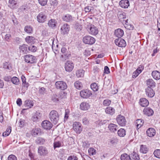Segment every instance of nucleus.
<instances>
[{
    "label": "nucleus",
    "mask_w": 160,
    "mask_h": 160,
    "mask_svg": "<svg viewBox=\"0 0 160 160\" xmlns=\"http://www.w3.org/2000/svg\"><path fill=\"white\" fill-rule=\"evenodd\" d=\"M47 10H41L37 17V20L38 22L42 23L46 21L47 16Z\"/></svg>",
    "instance_id": "nucleus-1"
},
{
    "label": "nucleus",
    "mask_w": 160,
    "mask_h": 160,
    "mask_svg": "<svg viewBox=\"0 0 160 160\" xmlns=\"http://www.w3.org/2000/svg\"><path fill=\"white\" fill-rule=\"evenodd\" d=\"M49 117L51 121L54 124L57 123L59 119L58 113L56 110L51 111L49 114Z\"/></svg>",
    "instance_id": "nucleus-2"
},
{
    "label": "nucleus",
    "mask_w": 160,
    "mask_h": 160,
    "mask_svg": "<svg viewBox=\"0 0 160 160\" xmlns=\"http://www.w3.org/2000/svg\"><path fill=\"white\" fill-rule=\"evenodd\" d=\"M24 61L27 63L33 64L36 62L37 59L35 57L28 54L24 56Z\"/></svg>",
    "instance_id": "nucleus-3"
},
{
    "label": "nucleus",
    "mask_w": 160,
    "mask_h": 160,
    "mask_svg": "<svg viewBox=\"0 0 160 160\" xmlns=\"http://www.w3.org/2000/svg\"><path fill=\"white\" fill-rule=\"evenodd\" d=\"M80 95L81 98L87 99L91 96L92 95V93L91 91L85 89L81 90L80 92Z\"/></svg>",
    "instance_id": "nucleus-4"
},
{
    "label": "nucleus",
    "mask_w": 160,
    "mask_h": 160,
    "mask_svg": "<svg viewBox=\"0 0 160 160\" xmlns=\"http://www.w3.org/2000/svg\"><path fill=\"white\" fill-rule=\"evenodd\" d=\"M83 41L85 44L92 45L95 41V39L90 36H86L83 38Z\"/></svg>",
    "instance_id": "nucleus-5"
},
{
    "label": "nucleus",
    "mask_w": 160,
    "mask_h": 160,
    "mask_svg": "<svg viewBox=\"0 0 160 160\" xmlns=\"http://www.w3.org/2000/svg\"><path fill=\"white\" fill-rule=\"evenodd\" d=\"M55 85L57 89L61 90L66 89L67 87V85L65 82L63 81H58L55 82Z\"/></svg>",
    "instance_id": "nucleus-6"
},
{
    "label": "nucleus",
    "mask_w": 160,
    "mask_h": 160,
    "mask_svg": "<svg viewBox=\"0 0 160 160\" xmlns=\"http://www.w3.org/2000/svg\"><path fill=\"white\" fill-rule=\"evenodd\" d=\"M73 127L74 130L77 133H80L82 131V125L79 122H74L73 125Z\"/></svg>",
    "instance_id": "nucleus-7"
},
{
    "label": "nucleus",
    "mask_w": 160,
    "mask_h": 160,
    "mask_svg": "<svg viewBox=\"0 0 160 160\" xmlns=\"http://www.w3.org/2000/svg\"><path fill=\"white\" fill-rule=\"evenodd\" d=\"M61 52L62 54L61 56V59L62 61H65L69 57L70 54L64 47H63L61 48Z\"/></svg>",
    "instance_id": "nucleus-8"
},
{
    "label": "nucleus",
    "mask_w": 160,
    "mask_h": 160,
    "mask_svg": "<svg viewBox=\"0 0 160 160\" xmlns=\"http://www.w3.org/2000/svg\"><path fill=\"white\" fill-rule=\"evenodd\" d=\"M117 121L118 124L122 126H124L126 121L125 117L121 115H118L117 117Z\"/></svg>",
    "instance_id": "nucleus-9"
},
{
    "label": "nucleus",
    "mask_w": 160,
    "mask_h": 160,
    "mask_svg": "<svg viewBox=\"0 0 160 160\" xmlns=\"http://www.w3.org/2000/svg\"><path fill=\"white\" fill-rule=\"evenodd\" d=\"M89 33L94 35L97 34L98 32V28L93 25L91 24L88 27Z\"/></svg>",
    "instance_id": "nucleus-10"
},
{
    "label": "nucleus",
    "mask_w": 160,
    "mask_h": 160,
    "mask_svg": "<svg viewBox=\"0 0 160 160\" xmlns=\"http://www.w3.org/2000/svg\"><path fill=\"white\" fill-rule=\"evenodd\" d=\"M74 67V64L72 61H68L65 65V68L67 72H71Z\"/></svg>",
    "instance_id": "nucleus-11"
},
{
    "label": "nucleus",
    "mask_w": 160,
    "mask_h": 160,
    "mask_svg": "<svg viewBox=\"0 0 160 160\" xmlns=\"http://www.w3.org/2000/svg\"><path fill=\"white\" fill-rule=\"evenodd\" d=\"M115 43L116 45L120 47H125L126 45L125 41L121 38L116 39Z\"/></svg>",
    "instance_id": "nucleus-12"
},
{
    "label": "nucleus",
    "mask_w": 160,
    "mask_h": 160,
    "mask_svg": "<svg viewBox=\"0 0 160 160\" xmlns=\"http://www.w3.org/2000/svg\"><path fill=\"white\" fill-rule=\"evenodd\" d=\"M42 127L45 129H50L52 127V124L48 120H44L42 123Z\"/></svg>",
    "instance_id": "nucleus-13"
},
{
    "label": "nucleus",
    "mask_w": 160,
    "mask_h": 160,
    "mask_svg": "<svg viewBox=\"0 0 160 160\" xmlns=\"http://www.w3.org/2000/svg\"><path fill=\"white\" fill-rule=\"evenodd\" d=\"M38 152L41 156L46 155L48 153V151L46 148L42 146H41L38 147Z\"/></svg>",
    "instance_id": "nucleus-14"
},
{
    "label": "nucleus",
    "mask_w": 160,
    "mask_h": 160,
    "mask_svg": "<svg viewBox=\"0 0 160 160\" xmlns=\"http://www.w3.org/2000/svg\"><path fill=\"white\" fill-rule=\"evenodd\" d=\"M69 25L67 24H63L61 27V33L63 34L68 33L69 31Z\"/></svg>",
    "instance_id": "nucleus-15"
},
{
    "label": "nucleus",
    "mask_w": 160,
    "mask_h": 160,
    "mask_svg": "<svg viewBox=\"0 0 160 160\" xmlns=\"http://www.w3.org/2000/svg\"><path fill=\"white\" fill-rule=\"evenodd\" d=\"M156 132L155 130L152 128H148L146 131L147 135L150 137H152L156 134Z\"/></svg>",
    "instance_id": "nucleus-16"
},
{
    "label": "nucleus",
    "mask_w": 160,
    "mask_h": 160,
    "mask_svg": "<svg viewBox=\"0 0 160 160\" xmlns=\"http://www.w3.org/2000/svg\"><path fill=\"white\" fill-rule=\"evenodd\" d=\"M33 105V103L32 101L31 100H26L24 102V106L26 108H23L22 109L23 111L27 110L31 108Z\"/></svg>",
    "instance_id": "nucleus-17"
},
{
    "label": "nucleus",
    "mask_w": 160,
    "mask_h": 160,
    "mask_svg": "<svg viewBox=\"0 0 160 160\" xmlns=\"http://www.w3.org/2000/svg\"><path fill=\"white\" fill-rule=\"evenodd\" d=\"M153 88H150L147 87L146 89V92L147 95L149 98H152L155 95V92L152 89Z\"/></svg>",
    "instance_id": "nucleus-18"
},
{
    "label": "nucleus",
    "mask_w": 160,
    "mask_h": 160,
    "mask_svg": "<svg viewBox=\"0 0 160 160\" xmlns=\"http://www.w3.org/2000/svg\"><path fill=\"white\" fill-rule=\"evenodd\" d=\"M42 117V114L40 112H36L32 118V120L33 122H37L39 121Z\"/></svg>",
    "instance_id": "nucleus-19"
},
{
    "label": "nucleus",
    "mask_w": 160,
    "mask_h": 160,
    "mask_svg": "<svg viewBox=\"0 0 160 160\" xmlns=\"http://www.w3.org/2000/svg\"><path fill=\"white\" fill-rule=\"evenodd\" d=\"M144 114L148 116H152L154 113V112L152 109L150 108H145L143 110Z\"/></svg>",
    "instance_id": "nucleus-20"
},
{
    "label": "nucleus",
    "mask_w": 160,
    "mask_h": 160,
    "mask_svg": "<svg viewBox=\"0 0 160 160\" xmlns=\"http://www.w3.org/2000/svg\"><path fill=\"white\" fill-rule=\"evenodd\" d=\"M120 6L123 8H127L129 6V2L128 0H122L119 2Z\"/></svg>",
    "instance_id": "nucleus-21"
},
{
    "label": "nucleus",
    "mask_w": 160,
    "mask_h": 160,
    "mask_svg": "<svg viewBox=\"0 0 160 160\" xmlns=\"http://www.w3.org/2000/svg\"><path fill=\"white\" fill-rule=\"evenodd\" d=\"M108 128L109 131L112 132H115L117 131L118 129V126L114 124L110 123L108 126Z\"/></svg>",
    "instance_id": "nucleus-22"
},
{
    "label": "nucleus",
    "mask_w": 160,
    "mask_h": 160,
    "mask_svg": "<svg viewBox=\"0 0 160 160\" xmlns=\"http://www.w3.org/2000/svg\"><path fill=\"white\" fill-rule=\"evenodd\" d=\"M114 33L115 35L118 38H121L124 34L123 30L120 28H118L115 30Z\"/></svg>",
    "instance_id": "nucleus-23"
},
{
    "label": "nucleus",
    "mask_w": 160,
    "mask_h": 160,
    "mask_svg": "<svg viewBox=\"0 0 160 160\" xmlns=\"http://www.w3.org/2000/svg\"><path fill=\"white\" fill-rule=\"evenodd\" d=\"M80 108L82 110H87L90 108L89 104L86 102L81 103L80 106Z\"/></svg>",
    "instance_id": "nucleus-24"
},
{
    "label": "nucleus",
    "mask_w": 160,
    "mask_h": 160,
    "mask_svg": "<svg viewBox=\"0 0 160 160\" xmlns=\"http://www.w3.org/2000/svg\"><path fill=\"white\" fill-rule=\"evenodd\" d=\"M147 85L148 87L153 88L155 86L156 83L152 79H149L146 81Z\"/></svg>",
    "instance_id": "nucleus-25"
},
{
    "label": "nucleus",
    "mask_w": 160,
    "mask_h": 160,
    "mask_svg": "<svg viewBox=\"0 0 160 160\" xmlns=\"http://www.w3.org/2000/svg\"><path fill=\"white\" fill-rule=\"evenodd\" d=\"M105 112L107 114L112 115L115 112V109L111 107H108L105 109Z\"/></svg>",
    "instance_id": "nucleus-26"
},
{
    "label": "nucleus",
    "mask_w": 160,
    "mask_h": 160,
    "mask_svg": "<svg viewBox=\"0 0 160 160\" xmlns=\"http://www.w3.org/2000/svg\"><path fill=\"white\" fill-rule=\"evenodd\" d=\"M62 19L63 21L68 22H70L72 20V16L69 14L64 15L62 17Z\"/></svg>",
    "instance_id": "nucleus-27"
},
{
    "label": "nucleus",
    "mask_w": 160,
    "mask_h": 160,
    "mask_svg": "<svg viewBox=\"0 0 160 160\" xmlns=\"http://www.w3.org/2000/svg\"><path fill=\"white\" fill-rule=\"evenodd\" d=\"M153 78L156 80H159L160 78V72L158 71H154L152 73Z\"/></svg>",
    "instance_id": "nucleus-28"
},
{
    "label": "nucleus",
    "mask_w": 160,
    "mask_h": 160,
    "mask_svg": "<svg viewBox=\"0 0 160 160\" xmlns=\"http://www.w3.org/2000/svg\"><path fill=\"white\" fill-rule=\"evenodd\" d=\"M140 100V104L142 107H146L149 104L148 101L145 98H141Z\"/></svg>",
    "instance_id": "nucleus-29"
},
{
    "label": "nucleus",
    "mask_w": 160,
    "mask_h": 160,
    "mask_svg": "<svg viewBox=\"0 0 160 160\" xmlns=\"http://www.w3.org/2000/svg\"><path fill=\"white\" fill-rule=\"evenodd\" d=\"M130 157L131 160H139V155L136 152H133L131 154Z\"/></svg>",
    "instance_id": "nucleus-30"
},
{
    "label": "nucleus",
    "mask_w": 160,
    "mask_h": 160,
    "mask_svg": "<svg viewBox=\"0 0 160 160\" xmlns=\"http://www.w3.org/2000/svg\"><path fill=\"white\" fill-rule=\"evenodd\" d=\"M56 23L57 22L56 21L55 19H51L49 21L48 25L49 27L53 28L56 27Z\"/></svg>",
    "instance_id": "nucleus-31"
},
{
    "label": "nucleus",
    "mask_w": 160,
    "mask_h": 160,
    "mask_svg": "<svg viewBox=\"0 0 160 160\" xmlns=\"http://www.w3.org/2000/svg\"><path fill=\"white\" fill-rule=\"evenodd\" d=\"M84 71L83 69H79L76 72V75L78 78L83 77L84 74Z\"/></svg>",
    "instance_id": "nucleus-32"
},
{
    "label": "nucleus",
    "mask_w": 160,
    "mask_h": 160,
    "mask_svg": "<svg viewBox=\"0 0 160 160\" xmlns=\"http://www.w3.org/2000/svg\"><path fill=\"white\" fill-rule=\"evenodd\" d=\"M17 2L15 0H9L8 6L12 9L15 8Z\"/></svg>",
    "instance_id": "nucleus-33"
},
{
    "label": "nucleus",
    "mask_w": 160,
    "mask_h": 160,
    "mask_svg": "<svg viewBox=\"0 0 160 160\" xmlns=\"http://www.w3.org/2000/svg\"><path fill=\"white\" fill-rule=\"evenodd\" d=\"M25 31L28 33L31 34L33 32L32 27L30 26H26L24 29Z\"/></svg>",
    "instance_id": "nucleus-34"
},
{
    "label": "nucleus",
    "mask_w": 160,
    "mask_h": 160,
    "mask_svg": "<svg viewBox=\"0 0 160 160\" xmlns=\"http://www.w3.org/2000/svg\"><path fill=\"white\" fill-rule=\"evenodd\" d=\"M40 132V129L38 128L33 129L31 131V134L34 137L36 136Z\"/></svg>",
    "instance_id": "nucleus-35"
},
{
    "label": "nucleus",
    "mask_w": 160,
    "mask_h": 160,
    "mask_svg": "<svg viewBox=\"0 0 160 160\" xmlns=\"http://www.w3.org/2000/svg\"><path fill=\"white\" fill-rule=\"evenodd\" d=\"M46 141V140L41 137L38 138L36 140V142L37 144H43Z\"/></svg>",
    "instance_id": "nucleus-36"
},
{
    "label": "nucleus",
    "mask_w": 160,
    "mask_h": 160,
    "mask_svg": "<svg viewBox=\"0 0 160 160\" xmlns=\"http://www.w3.org/2000/svg\"><path fill=\"white\" fill-rule=\"evenodd\" d=\"M143 123L144 121L143 120L138 119L137 120L136 124L137 128L139 129L143 125Z\"/></svg>",
    "instance_id": "nucleus-37"
},
{
    "label": "nucleus",
    "mask_w": 160,
    "mask_h": 160,
    "mask_svg": "<svg viewBox=\"0 0 160 160\" xmlns=\"http://www.w3.org/2000/svg\"><path fill=\"white\" fill-rule=\"evenodd\" d=\"M28 48L27 46L25 44H23L22 46H20L19 48L21 51L24 53H26L28 52Z\"/></svg>",
    "instance_id": "nucleus-38"
},
{
    "label": "nucleus",
    "mask_w": 160,
    "mask_h": 160,
    "mask_svg": "<svg viewBox=\"0 0 160 160\" xmlns=\"http://www.w3.org/2000/svg\"><path fill=\"white\" fill-rule=\"evenodd\" d=\"M121 160H131V158L129 155L124 153L121 155Z\"/></svg>",
    "instance_id": "nucleus-39"
},
{
    "label": "nucleus",
    "mask_w": 160,
    "mask_h": 160,
    "mask_svg": "<svg viewBox=\"0 0 160 160\" xmlns=\"http://www.w3.org/2000/svg\"><path fill=\"white\" fill-rule=\"evenodd\" d=\"M118 134L121 137H123L126 135V131L124 129L120 128L118 131Z\"/></svg>",
    "instance_id": "nucleus-40"
},
{
    "label": "nucleus",
    "mask_w": 160,
    "mask_h": 160,
    "mask_svg": "<svg viewBox=\"0 0 160 160\" xmlns=\"http://www.w3.org/2000/svg\"><path fill=\"white\" fill-rule=\"evenodd\" d=\"M75 87L77 89H81L82 88V83L79 81L75 82L74 83Z\"/></svg>",
    "instance_id": "nucleus-41"
},
{
    "label": "nucleus",
    "mask_w": 160,
    "mask_h": 160,
    "mask_svg": "<svg viewBox=\"0 0 160 160\" xmlns=\"http://www.w3.org/2000/svg\"><path fill=\"white\" fill-rule=\"evenodd\" d=\"M12 83L16 85H18L20 83L19 79L16 77H14L11 78Z\"/></svg>",
    "instance_id": "nucleus-42"
},
{
    "label": "nucleus",
    "mask_w": 160,
    "mask_h": 160,
    "mask_svg": "<svg viewBox=\"0 0 160 160\" xmlns=\"http://www.w3.org/2000/svg\"><path fill=\"white\" fill-rule=\"evenodd\" d=\"M11 127H9L7 128L6 131L3 133L2 136L4 137H7L8 136L11 132Z\"/></svg>",
    "instance_id": "nucleus-43"
},
{
    "label": "nucleus",
    "mask_w": 160,
    "mask_h": 160,
    "mask_svg": "<svg viewBox=\"0 0 160 160\" xmlns=\"http://www.w3.org/2000/svg\"><path fill=\"white\" fill-rule=\"evenodd\" d=\"M93 7L90 6L86 7L84 8V10L86 12H90L92 13L93 12Z\"/></svg>",
    "instance_id": "nucleus-44"
},
{
    "label": "nucleus",
    "mask_w": 160,
    "mask_h": 160,
    "mask_svg": "<svg viewBox=\"0 0 160 160\" xmlns=\"http://www.w3.org/2000/svg\"><path fill=\"white\" fill-rule=\"evenodd\" d=\"M21 78L22 82V85L23 87L27 88L28 86V83H26V79L24 75H22L21 76Z\"/></svg>",
    "instance_id": "nucleus-45"
},
{
    "label": "nucleus",
    "mask_w": 160,
    "mask_h": 160,
    "mask_svg": "<svg viewBox=\"0 0 160 160\" xmlns=\"http://www.w3.org/2000/svg\"><path fill=\"white\" fill-rule=\"evenodd\" d=\"M91 88L94 91H96L98 90V87L96 83H92L91 85Z\"/></svg>",
    "instance_id": "nucleus-46"
},
{
    "label": "nucleus",
    "mask_w": 160,
    "mask_h": 160,
    "mask_svg": "<svg viewBox=\"0 0 160 160\" xmlns=\"http://www.w3.org/2000/svg\"><path fill=\"white\" fill-rule=\"evenodd\" d=\"M148 151L147 148L145 146L142 145L141 146L140 152L143 153H146Z\"/></svg>",
    "instance_id": "nucleus-47"
},
{
    "label": "nucleus",
    "mask_w": 160,
    "mask_h": 160,
    "mask_svg": "<svg viewBox=\"0 0 160 160\" xmlns=\"http://www.w3.org/2000/svg\"><path fill=\"white\" fill-rule=\"evenodd\" d=\"M62 145L61 142L60 141H54L53 143V148L55 149L56 148L60 147Z\"/></svg>",
    "instance_id": "nucleus-48"
},
{
    "label": "nucleus",
    "mask_w": 160,
    "mask_h": 160,
    "mask_svg": "<svg viewBox=\"0 0 160 160\" xmlns=\"http://www.w3.org/2000/svg\"><path fill=\"white\" fill-rule=\"evenodd\" d=\"M74 28L78 31H80L82 30V26L80 23L78 22H76Z\"/></svg>",
    "instance_id": "nucleus-49"
},
{
    "label": "nucleus",
    "mask_w": 160,
    "mask_h": 160,
    "mask_svg": "<svg viewBox=\"0 0 160 160\" xmlns=\"http://www.w3.org/2000/svg\"><path fill=\"white\" fill-rule=\"evenodd\" d=\"M26 42L28 43L32 42L34 40V38L32 36H28L25 38Z\"/></svg>",
    "instance_id": "nucleus-50"
},
{
    "label": "nucleus",
    "mask_w": 160,
    "mask_h": 160,
    "mask_svg": "<svg viewBox=\"0 0 160 160\" xmlns=\"http://www.w3.org/2000/svg\"><path fill=\"white\" fill-rule=\"evenodd\" d=\"M118 16L119 20L121 21L122 19L126 18V15L124 13L119 12L118 14Z\"/></svg>",
    "instance_id": "nucleus-51"
},
{
    "label": "nucleus",
    "mask_w": 160,
    "mask_h": 160,
    "mask_svg": "<svg viewBox=\"0 0 160 160\" xmlns=\"http://www.w3.org/2000/svg\"><path fill=\"white\" fill-rule=\"evenodd\" d=\"M88 153L90 155H93L96 153V150L93 148H90L88 150Z\"/></svg>",
    "instance_id": "nucleus-52"
},
{
    "label": "nucleus",
    "mask_w": 160,
    "mask_h": 160,
    "mask_svg": "<svg viewBox=\"0 0 160 160\" xmlns=\"http://www.w3.org/2000/svg\"><path fill=\"white\" fill-rule=\"evenodd\" d=\"M153 154L155 157L160 158V149H156L155 150Z\"/></svg>",
    "instance_id": "nucleus-53"
},
{
    "label": "nucleus",
    "mask_w": 160,
    "mask_h": 160,
    "mask_svg": "<svg viewBox=\"0 0 160 160\" xmlns=\"http://www.w3.org/2000/svg\"><path fill=\"white\" fill-rule=\"evenodd\" d=\"M124 27L125 28L129 30H132L134 28V27L132 25L126 23L124 25Z\"/></svg>",
    "instance_id": "nucleus-54"
},
{
    "label": "nucleus",
    "mask_w": 160,
    "mask_h": 160,
    "mask_svg": "<svg viewBox=\"0 0 160 160\" xmlns=\"http://www.w3.org/2000/svg\"><path fill=\"white\" fill-rule=\"evenodd\" d=\"M28 49L30 51L33 52H35L37 49V48L34 45H31L28 48Z\"/></svg>",
    "instance_id": "nucleus-55"
},
{
    "label": "nucleus",
    "mask_w": 160,
    "mask_h": 160,
    "mask_svg": "<svg viewBox=\"0 0 160 160\" xmlns=\"http://www.w3.org/2000/svg\"><path fill=\"white\" fill-rule=\"evenodd\" d=\"M111 103V101L108 99L104 100L103 102V105L104 106H109Z\"/></svg>",
    "instance_id": "nucleus-56"
},
{
    "label": "nucleus",
    "mask_w": 160,
    "mask_h": 160,
    "mask_svg": "<svg viewBox=\"0 0 160 160\" xmlns=\"http://www.w3.org/2000/svg\"><path fill=\"white\" fill-rule=\"evenodd\" d=\"M52 100L54 102H57L58 101V97L56 94H53L52 97Z\"/></svg>",
    "instance_id": "nucleus-57"
},
{
    "label": "nucleus",
    "mask_w": 160,
    "mask_h": 160,
    "mask_svg": "<svg viewBox=\"0 0 160 160\" xmlns=\"http://www.w3.org/2000/svg\"><path fill=\"white\" fill-rule=\"evenodd\" d=\"M8 160H17V159L15 155L11 154L9 156Z\"/></svg>",
    "instance_id": "nucleus-58"
},
{
    "label": "nucleus",
    "mask_w": 160,
    "mask_h": 160,
    "mask_svg": "<svg viewBox=\"0 0 160 160\" xmlns=\"http://www.w3.org/2000/svg\"><path fill=\"white\" fill-rule=\"evenodd\" d=\"M38 2L41 5L44 6L47 4L48 0H38Z\"/></svg>",
    "instance_id": "nucleus-59"
},
{
    "label": "nucleus",
    "mask_w": 160,
    "mask_h": 160,
    "mask_svg": "<svg viewBox=\"0 0 160 160\" xmlns=\"http://www.w3.org/2000/svg\"><path fill=\"white\" fill-rule=\"evenodd\" d=\"M39 91L40 94L43 95L46 92L45 88L43 87H42L39 89Z\"/></svg>",
    "instance_id": "nucleus-60"
},
{
    "label": "nucleus",
    "mask_w": 160,
    "mask_h": 160,
    "mask_svg": "<svg viewBox=\"0 0 160 160\" xmlns=\"http://www.w3.org/2000/svg\"><path fill=\"white\" fill-rule=\"evenodd\" d=\"M90 145V143L88 141H84L83 142L82 146L84 148H88Z\"/></svg>",
    "instance_id": "nucleus-61"
},
{
    "label": "nucleus",
    "mask_w": 160,
    "mask_h": 160,
    "mask_svg": "<svg viewBox=\"0 0 160 160\" xmlns=\"http://www.w3.org/2000/svg\"><path fill=\"white\" fill-rule=\"evenodd\" d=\"M143 69L144 66L142 65H140L139 66L138 68L136 70H137V71H138V72L140 73L142 71V70Z\"/></svg>",
    "instance_id": "nucleus-62"
},
{
    "label": "nucleus",
    "mask_w": 160,
    "mask_h": 160,
    "mask_svg": "<svg viewBox=\"0 0 160 160\" xmlns=\"http://www.w3.org/2000/svg\"><path fill=\"white\" fill-rule=\"evenodd\" d=\"M93 71L94 73L97 74L100 71V70L97 66H94Z\"/></svg>",
    "instance_id": "nucleus-63"
},
{
    "label": "nucleus",
    "mask_w": 160,
    "mask_h": 160,
    "mask_svg": "<svg viewBox=\"0 0 160 160\" xmlns=\"http://www.w3.org/2000/svg\"><path fill=\"white\" fill-rule=\"evenodd\" d=\"M78 158L74 156H70L68 158V160H77Z\"/></svg>",
    "instance_id": "nucleus-64"
}]
</instances>
